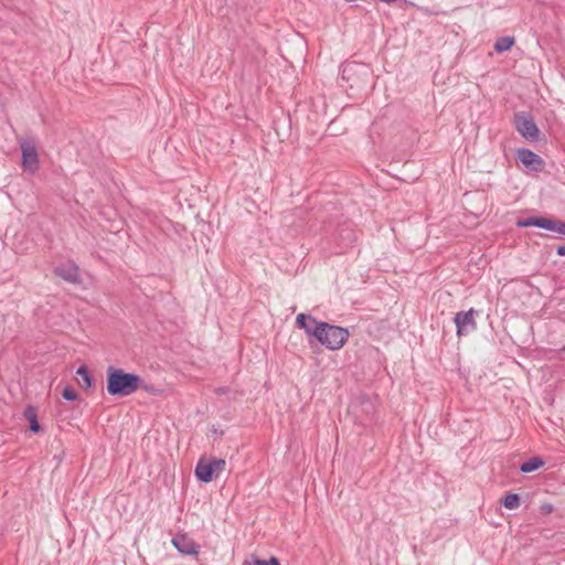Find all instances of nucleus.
I'll return each instance as SVG.
<instances>
[{
	"label": "nucleus",
	"instance_id": "21",
	"mask_svg": "<svg viewBox=\"0 0 565 565\" xmlns=\"http://www.w3.org/2000/svg\"><path fill=\"white\" fill-rule=\"evenodd\" d=\"M62 397L65 399V401H68V402H74V401H77L78 399V393L75 391L74 387L67 385L65 386L63 390H62Z\"/></svg>",
	"mask_w": 565,
	"mask_h": 565
},
{
	"label": "nucleus",
	"instance_id": "22",
	"mask_svg": "<svg viewBox=\"0 0 565 565\" xmlns=\"http://www.w3.org/2000/svg\"><path fill=\"white\" fill-rule=\"evenodd\" d=\"M140 388L146 391L147 393H149L151 395H159L161 393V390H158L153 385L147 384L143 381H142V384L140 385Z\"/></svg>",
	"mask_w": 565,
	"mask_h": 565
},
{
	"label": "nucleus",
	"instance_id": "25",
	"mask_svg": "<svg viewBox=\"0 0 565 565\" xmlns=\"http://www.w3.org/2000/svg\"><path fill=\"white\" fill-rule=\"evenodd\" d=\"M563 351L565 352V347L563 348Z\"/></svg>",
	"mask_w": 565,
	"mask_h": 565
},
{
	"label": "nucleus",
	"instance_id": "11",
	"mask_svg": "<svg viewBox=\"0 0 565 565\" xmlns=\"http://www.w3.org/2000/svg\"><path fill=\"white\" fill-rule=\"evenodd\" d=\"M54 274L67 282L76 284L79 280L78 267L74 263L56 266Z\"/></svg>",
	"mask_w": 565,
	"mask_h": 565
},
{
	"label": "nucleus",
	"instance_id": "9",
	"mask_svg": "<svg viewBox=\"0 0 565 565\" xmlns=\"http://www.w3.org/2000/svg\"><path fill=\"white\" fill-rule=\"evenodd\" d=\"M171 543L180 554L185 556H198L201 550L200 544L182 532L177 533Z\"/></svg>",
	"mask_w": 565,
	"mask_h": 565
},
{
	"label": "nucleus",
	"instance_id": "14",
	"mask_svg": "<svg viewBox=\"0 0 565 565\" xmlns=\"http://www.w3.org/2000/svg\"><path fill=\"white\" fill-rule=\"evenodd\" d=\"M76 374L79 376L78 384L83 390L88 391L94 387L95 380L85 364L77 367Z\"/></svg>",
	"mask_w": 565,
	"mask_h": 565
},
{
	"label": "nucleus",
	"instance_id": "3",
	"mask_svg": "<svg viewBox=\"0 0 565 565\" xmlns=\"http://www.w3.org/2000/svg\"><path fill=\"white\" fill-rule=\"evenodd\" d=\"M349 337L350 332L347 328L323 321L315 338V344L318 343L328 350L335 351L344 347Z\"/></svg>",
	"mask_w": 565,
	"mask_h": 565
},
{
	"label": "nucleus",
	"instance_id": "12",
	"mask_svg": "<svg viewBox=\"0 0 565 565\" xmlns=\"http://www.w3.org/2000/svg\"><path fill=\"white\" fill-rule=\"evenodd\" d=\"M24 418L29 422V429L34 434L43 430L38 419V408L33 405H26L23 411Z\"/></svg>",
	"mask_w": 565,
	"mask_h": 565
},
{
	"label": "nucleus",
	"instance_id": "2",
	"mask_svg": "<svg viewBox=\"0 0 565 565\" xmlns=\"http://www.w3.org/2000/svg\"><path fill=\"white\" fill-rule=\"evenodd\" d=\"M341 79L348 85L347 90L359 94L369 89L373 83V72L370 65L360 62H347L341 66Z\"/></svg>",
	"mask_w": 565,
	"mask_h": 565
},
{
	"label": "nucleus",
	"instance_id": "20",
	"mask_svg": "<svg viewBox=\"0 0 565 565\" xmlns=\"http://www.w3.org/2000/svg\"><path fill=\"white\" fill-rule=\"evenodd\" d=\"M546 231L555 232L565 236V221L548 217Z\"/></svg>",
	"mask_w": 565,
	"mask_h": 565
},
{
	"label": "nucleus",
	"instance_id": "15",
	"mask_svg": "<svg viewBox=\"0 0 565 565\" xmlns=\"http://www.w3.org/2000/svg\"><path fill=\"white\" fill-rule=\"evenodd\" d=\"M356 238L358 236L355 232L348 226H343L337 232V239L343 245V247L351 246L356 242Z\"/></svg>",
	"mask_w": 565,
	"mask_h": 565
},
{
	"label": "nucleus",
	"instance_id": "8",
	"mask_svg": "<svg viewBox=\"0 0 565 565\" xmlns=\"http://www.w3.org/2000/svg\"><path fill=\"white\" fill-rule=\"evenodd\" d=\"M21 166L25 172L34 174L39 167V153L33 142H23L21 145Z\"/></svg>",
	"mask_w": 565,
	"mask_h": 565
},
{
	"label": "nucleus",
	"instance_id": "16",
	"mask_svg": "<svg viewBox=\"0 0 565 565\" xmlns=\"http://www.w3.org/2000/svg\"><path fill=\"white\" fill-rule=\"evenodd\" d=\"M545 465V461L540 456H533L520 465V471L523 473H530L539 470Z\"/></svg>",
	"mask_w": 565,
	"mask_h": 565
},
{
	"label": "nucleus",
	"instance_id": "6",
	"mask_svg": "<svg viewBox=\"0 0 565 565\" xmlns=\"http://www.w3.org/2000/svg\"><path fill=\"white\" fill-rule=\"evenodd\" d=\"M478 313L477 310L470 308L467 311H459L454 317V323L456 324L457 335L465 337L477 330V322L475 316Z\"/></svg>",
	"mask_w": 565,
	"mask_h": 565
},
{
	"label": "nucleus",
	"instance_id": "23",
	"mask_svg": "<svg viewBox=\"0 0 565 565\" xmlns=\"http://www.w3.org/2000/svg\"><path fill=\"white\" fill-rule=\"evenodd\" d=\"M543 513L548 514L553 511V505L550 503H545L541 507Z\"/></svg>",
	"mask_w": 565,
	"mask_h": 565
},
{
	"label": "nucleus",
	"instance_id": "5",
	"mask_svg": "<svg viewBox=\"0 0 565 565\" xmlns=\"http://www.w3.org/2000/svg\"><path fill=\"white\" fill-rule=\"evenodd\" d=\"M513 126L515 130L526 140H541V130L539 129L533 116L529 111H518L513 116Z\"/></svg>",
	"mask_w": 565,
	"mask_h": 565
},
{
	"label": "nucleus",
	"instance_id": "18",
	"mask_svg": "<svg viewBox=\"0 0 565 565\" xmlns=\"http://www.w3.org/2000/svg\"><path fill=\"white\" fill-rule=\"evenodd\" d=\"M514 43H515V40L513 36H500L497 39V41L493 45V50L497 53H503V52L511 50V47L514 45Z\"/></svg>",
	"mask_w": 565,
	"mask_h": 565
},
{
	"label": "nucleus",
	"instance_id": "13",
	"mask_svg": "<svg viewBox=\"0 0 565 565\" xmlns=\"http://www.w3.org/2000/svg\"><path fill=\"white\" fill-rule=\"evenodd\" d=\"M547 222H548V217L547 216L532 215V216H527V217H524V218H519L516 221V226L518 227L534 226V227L546 230Z\"/></svg>",
	"mask_w": 565,
	"mask_h": 565
},
{
	"label": "nucleus",
	"instance_id": "4",
	"mask_svg": "<svg viewBox=\"0 0 565 565\" xmlns=\"http://www.w3.org/2000/svg\"><path fill=\"white\" fill-rule=\"evenodd\" d=\"M226 461L222 458L201 457L196 462L194 475L202 483H209L225 470Z\"/></svg>",
	"mask_w": 565,
	"mask_h": 565
},
{
	"label": "nucleus",
	"instance_id": "1",
	"mask_svg": "<svg viewBox=\"0 0 565 565\" xmlns=\"http://www.w3.org/2000/svg\"><path fill=\"white\" fill-rule=\"evenodd\" d=\"M142 379L137 373L109 365L106 370V390L110 396L126 397L140 388Z\"/></svg>",
	"mask_w": 565,
	"mask_h": 565
},
{
	"label": "nucleus",
	"instance_id": "7",
	"mask_svg": "<svg viewBox=\"0 0 565 565\" xmlns=\"http://www.w3.org/2000/svg\"><path fill=\"white\" fill-rule=\"evenodd\" d=\"M323 321L318 320L310 313L301 312L296 317V327L303 330L308 335V343L310 347L315 345V338L317 337V332L320 330V326Z\"/></svg>",
	"mask_w": 565,
	"mask_h": 565
},
{
	"label": "nucleus",
	"instance_id": "19",
	"mask_svg": "<svg viewBox=\"0 0 565 565\" xmlns=\"http://www.w3.org/2000/svg\"><path fill=\"white\" fill-rule=\"evenodd\" d=\"M243 565H280V561L276 556H271L269 559H262L252 554L250 558L245 559Z\"/></svg>",
	"mask_w": 565,
	"mask_h": 565
},
{
	"label": "nucleus",
	"instance_id": "24",
	"mask_svg": "<svg viewBox=\"0 0 565 565\" xmlns=\"http://www.w3.org/2000/svg\"><path fill=\"white\" fill-rule=\"evenodd\" d=\"M557 256H565V245H561L556 248Z\"/></svg>",
	"mask_w": 565,
	"mask_h": 565
},
{
	"label": "nucleus",
	"instance_id": "17",
	"mask_svg": "<svg viewBox=\"0 0 565 565\" xmlns=\"http://www.w3.org/2000/svg\"><path fill=\"white\" fill-rule=\"evenodd\" d=\"M500 502L505 509L515 510L521 505V497L518 493L508 492Z\"/></svg>",
	"mask_w": 565,
	"mask_h": 565
},
{
	"label": "nucleus",
	"instance_id": "10",
	"mask_svg": "<svg viewBox=\"0 0 565 565\" xmlns=\"http://www.w3.org/2000/svg\"><path fill=\"white\" fill-rule=\"evenodd\" d=\"M516 160L532 172H541L545 167L544 160L527 148H519L516 150Z\"/></svg>",
	"mask_w": 565,
	"mask_h": 565
}]
</instances>
